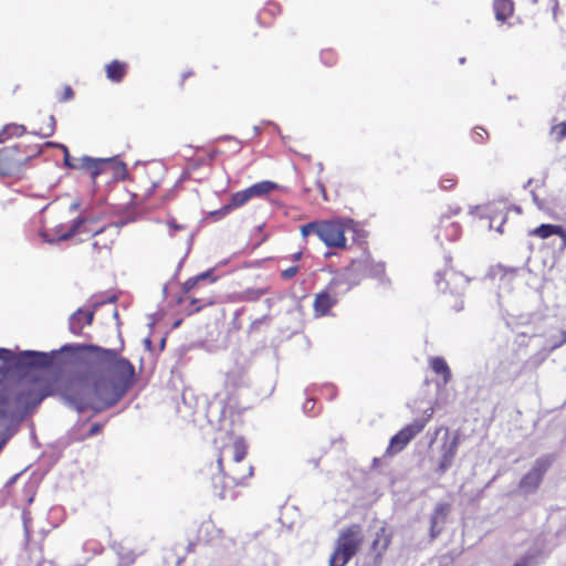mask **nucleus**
<instances>
[{"instance_id":"obj_1","label":"nucleus","mask_w":566,"mask_h":566,"mask_svg":"<svg viewBox=\"0 0 566 566\" xmlns=\"http://www.w3.org/2000/svg\"><path fill=\"white\" fill-rule=\"evenodd\" d=\"M35 370H51L55 377L39 388L33 402L57 395L78 413L92 410L97 415L115 406L136 382L134 365L118 349L77 343L50 352H19L13 361L0 365V378H27Z\"/></svg>"},{"instance_id":"obj_11","label":"nucleus","mask_w":566,"mask_h":566,"mask_svg":"<svg viewBox=\"0 0 566 566\" xmlns=\"http://www.w3.org/2000/svg\"><path fill=\"white\" fill-rule=\"evenodd\" d=\"M114 160L115 158H94L85 155L78 159L76 169L90 170L91 178L95 182L96 178L103 174L104 167Z\"/></svg>"},{"instance_id":"obj_24","label":"nucleus","mask_w":566,"mask_h":566,"mask_svg":"<svg viewBox=\"0 0 566 566\" xmlns=\"http://www.w3.org/2000/svg\"><path fill=\"white\" fill-rule=\"evenodd\" d=\"M495 19L497 21H505L514 10L512 0H495L493 4Z\"/></svg>"},{"instance_id":"obj_35","label":"nucleus","mask_w":566,"mask_h":566,"mask_svg":"<svg viewBox=\"0 0 566 566\" xmlns=\"http://www.w3.org/2000/svg\"><path fill=\"white\" fill-rule=\"evenodd\" d=\"M18 357V354H14L11 349L0 347V360L2 364H8L13 361Z\"/></svg>"},{"instance_id":"obj_37","label":"nucleus","mask_w":566,"mask_h":566,"mask_svg":"<svg viewBox=\"0 0 566 566\" xmlns=\"http://www.w3.org/2000/svg\"><path fill=\"white\" fill-rule=\"evenodd\" d=\"M535 560V555L527 553L522 556L513 566H531Z\"/></svg>"},{"instance_id":"obj_21","label":"nucleus","mask_w":566,"mask_h":566,"mask_svg":"<svg viewBox=\"0 0 566 566\" xmlns=\"http://www.w3.org/2000/svg\"><path fill=\"white\" fill-rule=\"evenodd\" d=\"M224 454H230L232 461L239 464L247 455V444L243 438H237L231 446H224L219 457L222 458Z\"/></svg>"},{"instance_id":"obj_5","label":"nucleus","mask_w":566,"mask_h":566,"mask_svg":"<svg viewBox=\"0 0 566 566\" xmlns=\"http://www.w3.org/2000/svg\"><path fill=\"white\" fill-rule=\"evenodd\" d=\"M345 223L339 220L321 221L317 237L328 248H345Z\"/></svg>"},{"instance_id":"obj_44","label":"nucleus","mask_w":566,"mask_h":566,"mask_svg":"<svg viewBox=\"0 0 566 566\" xmlns=\"http://www.w3.org/2000/svg\"><path fill=\"white\" fill-rule=\"evenodd\" d=\"M484 135H488L483 127H476L473 130L472 138L475 143H481L484 139Z\"/></svg>"},{"instance_id":"obj_22","label":"nucleus","mask_w":566,"mask_h":566,"mask_svg":"<svg viewBox=\"0 0 566 566\" xmlns=\"http://www.w3.org/2000/svg\"><path fill=\"white\" fill-rule=\"evenodd\" d=\"M105 71L106 76L109 81L114 83H119L126 74L127 64L118 60H113L111 63L106 65Z\"/></svg>"},{"instance_id":"obj_48","label":"nucleus","mask_w":566,"mask_h":566,"mask_svg":"<svg viewBox=\"0 0 566 566\" xmlns=\"http://www.w3.org/2000/svg\"><path fill=\"white\" fill-rule=\"evenodd\" d=\"M198 282L200 281H205V280H210L211 282L216 281V277L213 276V270H207L198 275H196Z\"/></svg>"},{"instance_id":"obj_63","label":"nucleus","mask_w":566,"mask_h":566,"mask_svg":"<svg viewBox=\"0 0 566 566\" xmlns=\"http://www.w3.org/2000/svg\"><path fill=\"white\" fill-rule=\"evenodd\" d=\"M265 318H266V316H263V317H261V318H256V319H254V321L252 322V324H251L250 328H251V329H254V324H259V325H260V324H262V322H263Z\"/></svg>"},{"instance_id":"obj_6","label":"nucleus","mask_w":566,"mask_h":566,"mask_svg":"<svg viewBox=\"0 0 566 566\" xmlns=\"http://www.w3.org/2000/svg\"><path fill=\"white\" fill-rule=\"evenodd\" d=\"M426 427V419H416L411 423L403 427L395 436L391 437L386 453L396 454L403 450L407 444Z\"/></svg>"},{"instance_id":"obj_14","label":"nucleus","mask_w":566,"mask_h":566,"mask_svg":"<svg viewBox=\"0 0 566 566\" xmlns=\"http://www.w3.org/2000/svg\"><path fill=\"white\" fill-rule=\"evenodd\" d=\"M10 399L7 392L0 391V427H4L6 422L20 424L23 417L9 409Z\"/></svg>"},{"instance_id":"obj_56","label":"nucleus","mask_w":566,"mask_h":566,"mask_svg":"<svg viewBox=\"0 0 566 566\" xmlns=\"http://www.w3.org/2000/svg\"><path fill=\"white\" fill-rule=\"evenodd\" d=\"M168 226H169V228H170L171 230H174V231L181 230V229L184 228V226H181V224L177 223L175 219L170 220V221L168 222Z\"/></svg>"},{"instance_id":"obj_38","label":"nucleus","mask_w":566,"mask_h":566,"mask_svg":"<svg viewBox=\"0 0 566 566\" xmlns=\"http://www.w3.org/2000/svg\"><path fill=\"white\" fill-rule=\"evenodd\" d=\"M553 130L556 134V140L560 142L566 138V122H562L558 125L553 127Z\"/></svg>"},{"instance_id":"obj_59","label":"nucleus","mask_w":566,"mask_h":566,"mask_svg":"<svg viewBox=\"0 0 566 566\" xmlns=\"http://www.w3.org/2000/svg\"><path fill=\"white\" fill-rule=\"evenodd\" d=\"M188 398H193V395H192L191 391L185 390L182 392V401H184L185 405H188Z\"/></svg>"},{"instance_id":"obj_8","label":"nucleus","mask_w":566,"mask_h":566,"mask_svg":"<svg viewBox=\"0 0 566 566\" xmlns=\"http://www.w3.org/2000/svg\"><path fill=\"white\" fill-rule=\"evenodd\" d=\"M468 282V277L453 270L438 271L436 273L437 287L442 292H447L449 290L451 294H460Z\"/></svg>"},{"instance_id":"obj_16","label":"nucleus","mask_w":566,"mask_h":566,"mask_svg":"<svg viewBox=\"0 0 566 566\" xmlns=\"http://www.w3.org/2000/svg\"><path fill=\"white\" fill-rule=\"evenodd\" d=\"M337 296L334 295L328 289L316 294L314 300V311L319 316H325L329 313L331 308L337 303Z\"/></svg>"},{"instance_id":"obj_10","label":"nucleus","mask_w":566,"mask_h":566,"mask_svg":"<svg viewBox=\"0 0 566 566\" xmlns=\"http://www.w3.org/2000/svg\"><path fill=\"white\" fill-rule=\"evenodd\" d=\"M460 444V436L455 434L450 442L443 443L442 455L436 469L439 475H443L452 465Z\"/></svg>"},{"instance_id":"obj_58","label":"nucleus","mask_w":566,"mask_h":566,"mask_svg":"<svg viewBox=\"0 0 566 566\" xmlns=\"http://www.w3.org/2000/svg\"><path fill=\"white\" fill-rule=\"evenodd\" d=\"M325 390L328 391L329 398L333 399L336 395L335 387L333 385H326Z\"/></svg>"},{"instance_id":"obj_40","label":"nucleus","mask_w":566,"mask_h":566,"mask_svg":"<svg viewBox=\"0 0 566 566\" xmlns=\"http://www.w3.org/2000/svg\"><path fill=\"white\" fill-rule=\"evenodd\" d=\"M315 407V400L313 399H306V401L303 403V412L307 416H315L316 412L314 411Z\"/></svg>"},{"instance_id":"obj_2","label":"nucleus","mask_w":566,"mask_h":566,"mask_svg":"<svg viewBox=\"0 0 566 566\" xmlns=\"http://www.w3.org/2000/svg\"><path fill=\"white\" fill-rule=\"evenodd\" d=\"M217 469L218 473L212 475L211 483L214 494L221 500H234L235 492L233 489L237 485L242 484L245 478H249L253 474L252 465H249L247 475L239 474L237 469H232L231 474L224 473L221 457H219L217 460Z\"/></svg>"},{"instance_id":"obj_43","label":"nucleus","mask_w":566,"mask_h":566,"mask_svg":"<svg viewBox=\"0 0 566 566\" xmlns=\"http://www.w3.org/2000/svg\"><path fill=\"white\" fill-rule=\"evenodd\" d=\"M78 159L73 158L70 153L64 154L63 163L70 169L77 168Z\"/></svg>"},{"instance_id":"obj_62","label":"nucleus","mask_w":566,"mask_h":566,"mask_svg":"<svg viewBox=\"0 0 566 566\" xmlns=\"http://www.w3.org/2000/svg\"><path fill=\"white\" fill-rule=\"evenodd\" d=\"M144 345H145V348H146L147 350H151L153 343H151V339H150L149 337H146V338L144 339Z\"/></svg>"},{"instance_id":"obj_39","label":"nucleus","mask_w":566,"mask_h":566,"mask_svg":"<svg viewBox=\"0 0 566 566\" xmlns=\"http://www.w3.org/2000/svg\"><path fill=\"white\" fill-rule=\"evenodd\" d=\"M55 125H56L55 117L53 115H51L49 117V125H48L45 132L41 133L40 136L43 138L52 136L55 132Z\"/></svg>"},{"instance_id":"obj_3","label":"nucleus","mask_w":566,"mask_h":566,"mask_svg":"<svg viewBox=\"0 0 566 566\" xmlns=\"http://www.w3.org/2000/svg\"><path fill=\"white\" fill-rule=\"evenodd\" d=\"M555 458V454H545L535 460L530 471L518 482L517 488L521 494L531 495L538 490L545 473L554 463Z\"/></svg>"},{"instance_id":"obj_7","label":"nucleus","mask_w":566,"mask_h":566,"mask_svg":"<svg viewBox=\"0 0 566 566\" xmlns=\"http://www.w3.org/2000/svg\"><path fill=\"white\" fill-rule=\"evenodd\" d=\"M361 543V526L359 524H352L350 526L339 532V535L335 542V549L357 554Z\"/></svg>"},{"instance_id":"obj_27","label":"nucleus","mask_w":566,"mask_h":566,"mask_svg":"<svg viewBox=\"0 0 566 566\" xmlns=\"http://www.w3.org/2000/svg\"><path fill=\"white\" fill-rule=\"evenodd\" d=\"M269 293V287H259V289H247L238 294V300L242 302H255L260 300L263 295Z\"/></svg>"},{"instance_id":"obj_57","label":"nucleus","mask_w":566,"mask_h":566,"mask_svg":"<svg viewBox=\"0 0 566 566\" xmlns=\"http://www.w3.org/2000/svg\"><path fill=\"white\" fill-rule=\"evenodd\" d=\"M531 196H532L533 202H534L538 208H541V207H542V200L538 198V196L536 195V192H535L534 190H531Z\"/></svg>"},{"instance_id":"obj_34","label":"nucleus","mask_w":566,"mask_h":566,"mask_svg":"<svg viewBox=\"0 0 566 566\" xmlns=\"http://www.w3.org/2000/svg\"><path fill=\"white\" fill-rule=\"evenodd\" d=\"M318 227H319V221H313V222L305 223L301 227V233L304 238L308 237L310 234L317 235Z\"/></svg>"},{"instance_id":"obj_4","label":"nucleus","mask_w":566,"mask_h":566,"mask_svg":"<svg viewBox=\"0 0 566 566\" xmlns=\"http://www.w3.org/2000/svg\"><path fill=\"white\" fill-rule=\"evenodd\" d=\"M22 148L25 149L27 147L22 144H15L0 149V176L13 177L20 172L22 166L30 158V156H18L22 151Z\"/></svg>"},{"instance_id":"obj_17","label":"nucleus","mask_w":566,"mask_h":566,"mask_svg":"<svg viewBox=\"0 0 566 566\" xmlns=\"http://www.w3.org/2000/svg\"><path fill=\"white\" fill-rule=\"evenodd\" d=\"M369 266V254L364 253L360 258L353 260L348 266L344 269L348 276L357 280V285L366 276Z\"/></svg>"},{"instance_id":"obj_19","label":"nucleus","mask_w":566,"mask_h":566,"mask_svg":"<svg viewBox=\"0 0 566 566\" xmlns=\"http://www.w3.org/2000/svg\"><path fill=\"white\" fill-rule=\"evenodd\" d=\"M531 234L543 239L549 238L552 235H558L563 240V247H566V229L563 226L542 223L533 231H531Z\"/></svg>"},{"instance_id":"obj_15","label":"nucleus","mask_w":566,"mask_h":566,"mask_svg":"<svg viewBox=\"0 0 566 566\" xmlns=\"http://www.w3.org/2000/svg\"><path fill=\"white\" fill-rule=\"evenodd\" d=\"M357 285V280L354 276H348L345 271L340 274L333 277L327 286V289L334 295H343L347 293L352 287Z\"/></svg>"},{"instance_id":"obj_33","label":"nucleus","mask_w":566,"mask_h":566,"mask_svg":"<svg viewBox=\"0 0 566 566\" xmlns=\"http://www.w3.org/2000/svg\"><path fill=\"white\" fill-rule=\"evenodd\" d=\"M385 274V265L382 263H375L369 258V266L367 268L366 276L381 279Z\"/></svg>"},{"instance_id":"obj_47","label":"nucleus","mask_w":566,"mask_h":566,"mask_svg":"<svg viewBox=\"0 0 566 566\" xmlns=\"http://www.w3.org/2000/svg\"><path fill=\"white\" fill-rule=\"evenodd\" d=\"M224 209H226V206H223L222 208H220L218 210L211 211L210 217L214 218L216 220L222 219L224 216H227L231 211V210H224Z\"/></svg>"},{"instance_id":"obj_54","label":"nucleus","mask_w":566,"mask_h":566,"mask_svg":"<svg viewBox=\"0 0 566 566\" xmlns=\"http://www.w3.org/2000/svg\"><path fill=\"white\" fill-rule=\"evenodd\" d=\"M10 138L9 130H6V126L0 132V144L4 143Z\"/></svg>"},{"instance_id":"obj_61","label":"nucleus","mask_w":566,"mask_h":566,"mask_svg":"<svg viewBox=\"0 0 566 566\" xmlns=\"http://www.w3.org/2000/svg\"><path fill=\"white\" fill-rule=\"evenodd\" d=\"M80 207H81V203L78 201H76V202L71 203L69 210H70V212H74V211L78 210Z\"/></svg>"},{"instance_id":"obj_32","label":"nucleus","mask_w":566,"mask_h":566,"mask_svg":"<svg viewBox=\"0 0 566 566\" xmlns=\"http://www.w3.org/2000/svg\"><path fill=\"white\" fill-rule=\"evenodd\" d=\"M116 300H117V296L115 294H112V295H105V294L94 295L91 298L93 311L95 312L96 308H98L99 306H102L104 304L115 303Z\"/></svg>"},{"instance_id":"obj_12","label":"nucleus","mask_w":566,"mask_h":566,"mask_svg":"<svg viewBox=\"0 0 566 566\" xmlns=\"http://www.w3.org/2000/svg\"><path fill=\"white\" fill-rule=\"evenodd\" d=\"M450 512L448 503H438L430 516V537L436 538L442 531V525L446 523L447 516Z\"/></svg>"},{"instance_id":"obj_53","label":"nucleus","mask_w":566,"mask_h":566,"mask_svg":"<svg viewBox=\"0 0 566 566\" xmlns=\"http://www.w3.org/2000/svg\"><path fill=\"white\" fill-rule=\"evenodd\" d=\"M560 336H562L560 340L552 345V350L560 347L562 345H564L566 343V329L560 332Z\"/></svg>"},{"instance_id":"obj_51","label":"nucleus","mask_w":566,"mask_h":566,"mask_svg":"<svg viewBox=\"0 0 566 566\" xmlns=\"http://www.w3.org/2000/svg\"><path fill=\"white\" fill-rule=\"evenodd\" d=\"M322 60L325 64L332 65L333 64V53L329 51L323 52Z\"/></svg>"},{"instance_id":"obj_64","label":"nucleus","mask_w":566,"mask_h":566,"mask_svg":"<svg viewBox=\"0 0 566 566\" xmlns=\"http://www.w3.org/2000/svg\"><path fill=\"white\" fill-rule=\"evenodd\" d=\"M433 415V409L432 408H429L427 411H426V417L423 419H426V423L428 422V420L432 417Z\"/></svg>"},{"instance_id":"obj_30","label":"nucleus","mask_w":566,"mask_h":566,"mask_svg":"<svg viewBox=\"0 0 566 566\" xmlns=\"http://www.w3.org/2000/svg\"><path fill=\"white\" fill-rule=\"evenodd\" d=\"M20 424L6 422L4 427H0V443L3 442V447L7 442L19 431Z\"/></svg>"},{"instance_id":"obj_52","label":"nucleus","mask_w":566,"mask_h":566,"mask_svg":"<svg viewBox=\"0 0 566 566\" xmlns=\"http://www.w3.org/2000/svg\"><path fill=\"white\" fill-rule=\"evenodd\" d=\"M560 336H562L560 340L552 345V350L560 347L562 345H564L566 343V329L560 332Z\"/></svg>"},{"instance_id":"obj_9","label":"nucleus","mask_w":566,"mask_h":566,"mask_svg":"<svg viewBox=\"0 0 566 566\" xmlns=\"http://www.w3.org/2000/svg\"><path fill=\"white\" fill-rule=\"evenodd\" d=\"M85 221V218L81 216L76 217L67 229H65L64 224H59L54 229V237H51L49 233H43L42 238L48 243L66 241L77 233Z\"/></svg>"},{"instance_id":"obj_29","label":"nucleus","mask_w":566,"mask_h":566,"mask_svg":"<svg viewBox=\"0 0 566 566\" xmlns=\"http://www.w3.org/2000/svg\"><path fill=\"white\" fill-rule=\"evenodd\" d=\"M113 548L119 558V562L125 563V566H129L135 562V554L130 549H125L120 544H114Z\"/></svg>"},{"instance_id":"obj_60","label":"nucleus","mask_w":566,"mask_h":566,"mask_svg":"<svg viewBox=\"0 0 566 566\" xmlns=\"http://www.w3.org/2000/svg\"><path fill=\"white\" fill-rule=\"evenodd\" d=\"M302 255H303V253L301 251L300 252H295V253H293L291 255V260L293 262H297V261H300L302 259Z\"/></svg>"},{"instance_id":"obj_50","label":"nucleus","mask_w":566,"mask_h":566,"mask_svg":"<svg viewBox=\"0 0 566 566\" xmlns=\"http://www.w3.org/2000/svg\"><path fill=\"white\" fill-rule=\"evenodd\" d=\"M222 402H223L222 400H220V401H213V402H210V403H209V408H208V412H211V411H212V409L217 408V407H218V405H219V406H220V412H221V415H224L226 407H224V406H222Z\"/></svg>"},{"instance_id":"obj_23","label":"nucleus","mask_w":566,"mask_h":566,"mask_svg":"<svg viewBox=\"0 0 566 566\" xmlns=\"http://www.w3.org/2000/svg\"><path fill=\"white\" fill-rule=\"evenodd\" d=\"M279 185L271 180H263L248 187L251 197H265L273 190H276Z\"/></svg>"},{"instance_id":"obj_55","label":"nucleus","mask_w":566,"mask_h":566,"mask_svg":"<svg viewBox=\"0 0 566 566\" xmlns=\"http://www.w3.org/2000/svg\"><path fill=\"white\" fill-rule=\"evenodd\" d=\"M10 138L9 130H6V126L0 132V144L4 143Z\"/></svg>"},{"instance_id":"obj_18","label":"nucleus","mask_w":566,"mask_h":566,"mask_svg":"<svg viewBox=\"0 0 566 566\" xmlns=\"http://www.w3.org/2000/svg\"><path fill=\"white\" fill-rule=\"evenodd\" d=\"M391 542V536L385 527L376 532V536L370 545V551L375 554V560L380 562L382 554L387 551Z\"/></svg>"},{"instance_id":"obj_28","label":"nucleus","mask_w":566,"mask_h":566,"mask_svg":"<svg viewBox=\"0 0 566 566\" xmlns=\"http://www.w3.org/2000/svg\"><path fill=\"white\" fill-rule=\"evenodd\" d=\"M356 554L335 549L329 557V566H346Z\"/></svg>"},{"instance_id":"obj_36","label":"nucleus","mask_w":566,"mask_h":566,"mask_svg":"<svg viewBox=\"0 0 566 566\" xmlns=\"http://www.w3.org/2000/svg\"><path fill=\"white\" fill-rule=\"evenodd\" d=\"M6 130H9V135L11 136H22L25 133V127L23 125L18 124H8L6 125Z\"/></svg>"},{"instance_id":"obj_49","label":"nucleus","mask_w":566,"mask_h":566,"mask_svg":"<svg viewBox=\"0 0 566 566\" xmlns=\"http://www.w3.org/2000/svg\"><path fill=\"white\" fill-rule=\"evenodd\" d=\"M103 428V424L101 422H95L91 426L90 430H88V437H93L95 434H97Z\"/></svg>"},{"instance_id":"obj_20","label":"nucleus","mask_w":566,"mask_h":566,"mask_svg":"<svg viewBox=\"0 0 566 566\" xmlns=\"http://www.w3.org/2000/svg\"><path fill=\"white\" fill-rule=\"evenodd\" d=\"M226 386L233 389H240L249 386V376L244 368L234 367L227 373Z\"/></svg>"},{"instance_id":"obj_25","label":"nucleus","mask_w":566,"mask_h":566,"mask_svg":"<svg viewBox=\"0 0 566 566\" xmlns=\"http://www.w3.org/2000/svg\"><path fill=\"white\" fill-rule=\"evenodd\" d=\"M430 367L437 375L442 376L444 385L451 380L452 374L443 357H433L430 360Z\"/></svg>"},{"instance_id":"obj_46","label":"nucleus","mask_w":566,"mask_h":566,"mask_svg":"<svg viewBox=\"0 0 566 566\" xmlns=\"http://www.w3.org/2000/svg\"><path fill=\"white\" fill-rule=\"evenodd\" d=\"M198 280L196 276L193 277H190L188 279L184 284H182V291L185 293H188L190 292L197 284H198Z\"/></svg>"},{"instance_id":"obj_13","label":"nucleus","mask_w":566,"mask_h":566,"mask_svg":"<svg viewBox=\"0 0 566 566\" xmlns=\"http://www.w3.org/2000/svg\"><path fill=\"white\" fill-rule=\"evenodd\" d=\"M94 318V311L77 308L69 318V329L74 335H80L85 325H91Z\"/></svg>"},{"instance_id":"obj_42","label":"nucleus","mask_w":566,"mask_h":566,"mask_svg":"<svg viewBox=\"0 0 566 566\" xmlns=\"http://www.w3.org/2000/svg\"><path fill=\"white\" fill-rule=\"evenodd\" d=\"M457 184V180L455 178H452V177H448V178H442L440 180V188L442 190H449V189H452Z\"/></svg>"},{"instance_id":"obj_26","label":"nucleus","mask_w":566,"mask_h":566,"mask_svg":"<svg viewBox=\"0 0 566 566\" xmlns=\"http://www.w3.org/2000/svg\"><path fill=\"white\" fill-rule=\"evenodd\" d=\"M252 197H251L248 188H245L244 190H241V191H237V192L232 193L229 203L226 205V209L224 210H233V209H237L239 207H242Z\"/></svg>"},{"instance_id":"obj_45","label":"nucleus","mask_w":566,"mask_h":566,"mask_svg":"<svg viewBox=\"0 0 566 566\" xmlns=\"http://www.w3.org/2000/svg\"><path fill=\"white\" fill-rule=\"evenodd\" d=\"M298 272V266H291V268H287L286 270L282 271L281 273V276L284 279V280H290L292 277H294Z\"/></svg>"},{"instance_id":"obj_41","label":"nucleus","mask_w":566,"mask_h":566,"mask_svg":"<svg viewBox=\"0 0 566 566\" xmlns=\"http://www.w3.org/2000/svg\"><path fill=\"white\" fill-rule=\"evenodd\" d=\"M73 97H74L73 88L71 86L66 85L64 87L63 94L57 99H59V102L64 103V102H69L71 99H73Z\"/></svg>"},{"instance_id":"obj_31","label":"nucleus","mask_w":566,"mask_h":566,"mask_svg":"<svg viewBox=\"0 0 566 566\" xmlns=\"http://www.w3.org/2000/svg\"><path fill=\"white\" fill-rule=\"evenodd\" d=\"M113 158H115V160L108 165L114 166V178L118 180H125L128 177L126 164L122 160H118L117 156H114Z\"/></svg>"}]
</instances>
